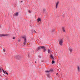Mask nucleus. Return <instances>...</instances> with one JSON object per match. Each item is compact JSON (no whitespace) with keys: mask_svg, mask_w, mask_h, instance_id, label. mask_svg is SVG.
<instances>
[{"mask_svg":"<svg viewBox=\"0 0 80 80\" xmlns=\"http://www.w3.org/2000/svg\"><path fill=\"white\" fill-rule=\"evenodd\" d=\"M22 38H23L24 39V42H23L24 45H25L26 44L27 41L26 39V37H22Z\"/></svg>","mask_w":80,"mask_h":80,"instance_id":"obj_1","label":"nucleus"},{"mask_svg":"<svg viewBox=\"0 0 80 80\" xmlns=\"http://www.w3.org/2000/svg\"><path fill=\"white\" fill-rule=\"evenodd\" d=\"M63 43V40H62V39H60L59 41V43L60 45L61 46L62 45Z\"/></svg>","mask_w":80,"mask_h":80,"instance_id":"obj_2","label":"nucleus"},{"mask_svg":"<svg viewBox=\"0 0 80 80\" xmlns=\"http://www.w3.org/2000/svg\"><path fill=\"white\" fill-rule=\"evenodd\" d=\"M53 70L51 69L49 71H45V72H46V73H48V72H53Z\"/></svg>","mask_w":80,"mask_h":80,"instance_id":"obj_3","label":"nucleus"},{"mask_svg":"<svg viewBox=\"0 0 80 80\" xmlns=\"http://www.w3.org/2000/svg\"><path fill=\"white\" fill-rule=\"evenodd\" d=\"M8 34H0V37H4V36H8Z\"/></svg>","mask_w":80,"mask_h":80,"instance_id":"obj_4","label":"nucleus"},{"mask_svg":"<svg viewBox=\"0 0 80 80\" xmlns=\"http://www.w3.org/2000/svg\"><path fill=\"white\" fill-rule=\"evenodd\" d=\"M59 3V2H58L56 3V8H58V5Z\"/></svg>","mask_w":80,"mask_h":80,"instance_id":"obj_5","label":"nucleus"},{"mask_svg":"<svg viewBox=\"0 0 80 80\" xmlns=\"http://www.w3.org/2000/svg\"><path fill=\"white\" fill-rule=\"evenodd\" d=\"M50 58L52 60H54V58L53 56V55H50Z\"/></svg>","mask_w":80,"mask_h":80,"instance_id":"obj_6","label":"nucleus"},{"mask_svg":"<svg viewBox=\"0 0 80 80\" xmlns=\"http://www.w3.org/2000/svg\"><path fill=\"white\" fill-rule=\"evenodd\" d=\"M77 69H78V72H80V67H79V66H78V68H77Z\"/></svg>","mask_w":80,"mask_h":80,"instance_id":"obj_7","label":"nucleus"},{"mask_svg":"<svg viewBox=\"0 0 80 80\" xmlns=\"http://www.w3.org/2000/svg\"><path fill=\"white\" fill-rule=\"evenodd\" d=\"M62 31L63 32H64L65 33V28H63V27H62Z\"/></svg>","mask_w":80,"mask_h":80,"instance_id":"obj_8","label":"nucleus"},{"mask_svg":"<svg viewBox=\"0 0 80 80\" xmlns=\"http://www.w3.org/2000/svg\"><path fill=\"white\" fill-rule=\"evenodd\" d=\"M28 57L29 58H32V56L30 54H28Z\"/></svg>","mask_w":80,"mask_h":80,"instance_id":"obj_9","label":"nucleus"},{"mask_svg":"<svg viewBox=\"0 0 80 80\" xmlns=\"http://www.w3.org/2000/svg\"><path fill=\"white\" fill-rule=\"evenodd\" d=\"M41 21V19L40 18H38V19H37V21L38 22H39V21Z\"/></svg>","mask_w":80,"mask_h":80,"instance_id":"obj_10","label":"nucleus"},{"mask_svg":"<svg viewBox=\"0 0 80 80\" xmlns=\"http://www.w3.org/2000/svg\"><path fill=\"white\" fill-rule=\"evenodd\" d=\"M40 48H41V49H44L45 48V47L44 46H41Z\"/></svg>","mask_w":80,"mask_h":80,"instance_id":"obj_11","label":"nucleus"},{"mask_svg":"<svg viewBox=\"0 0 80 80\" xmlns=\"http://www.w3.org/2000/svg\"><path fill=\"white\" fill-rule=\"evenodd\" d=\"M15 16H18V12H16L15 14Z\"/></svg>","mask_w":80,"mask_h":80,"instance_id":"obj_12","label":"nucleus"},{"mask_svg":"<svg viewBox=\"0 0 80 80\" xmlns=\"http://www.w3.org/2000/svg\"><path fill=\"white\" fill-rule=\"evenodd\" d=\"M70 51V52H72V48H70V49H69Z\"/></svg>","mask_w":80,"mask_h":80,"instance_id":"obj_13","label":"nucleus"},{"mask_svg":"<svg viewBox=\"0 0 80 80\" xmlns=\"http://www.w3.org/2000/svg\"><path fill=\"white\" fill-rule=\"evenodd\" d=\"M17 58L19 59L21 58V57L20 56H18L17 57Z\"/></svg>","mask_w":80,"mask_h":80,"instance_id":"obj_14","label":"nucleus"},{"mask_svg":"<svg viewBox=\"0 0 80 80\" xmlns=\"http://www.w3.org/2000/svg\"><path fill=\"white\" fill-rule=\"evenodd\" d=\"M43 12H45L46 11V9L45 8H43Z\"/></svg>","mask_w":80,"mask_h":80,"instance_id":"obj_15","label":"nucleus"},{"mask_svg":"<svg viewBox=\"0 0 80 80\" xmlns=\"http://www.w3.org/2000/svg\"><path fill=\"white\" fill-rule=\"evenodd\" d=\"M54 63H55V61H52V64Z\"/></svg>","mask_w":80,"mask_h":80,"instance_id":"obj_16","label":"nucleus"},{"mask_svg":"<svg viewBox=\"0 0 80 80\" xmlns=\"http://www.w3.org/2000/svg\"><path fill=\"white\" fill-rule=\"evenodd\" d=\"M50 50L49 49H48V53H50Z\"/></svg>","mask_w":80,"mask_h":80,"instance_id":"obj_17","label":"nucleus"},{"mask_svg":"<svg viewBox=\"0 0 80 80\" xmlns=\"http://www.w3.org/2000/svg\"><path fill=\"white\" fill-rule=\"evenodd\" d=\"M43 50H44V51H46V50L45 49V48H44L43 49Z\"/></svg>","mask_w":80,"mask_h":80,"instance_id":"obj_18","label":"nucleus"},{"mask_svg":"<svg viewBox=\"0 0 80 80\" xmlns=\"http://www.w3.org/2000/svg\"><path fill=\"white\" fill-rule=\"evenodd\" d=\"M2 70V71L3 72H4L5 74V71H4V70H3V69Z\"/></svg>","mask_w":80,"mask_h":80,"instance_id":"obj_19","label":"nucleus"},{"mask_svg":"<svg viewBox=\"0 0 80 80\" xmlns=\"http://www.w3.org/2000/svg\"><path fill=\"white\" fill-rule=\"evenodd\" d=\"M40 47H38V50H39V49H40Z\"/></svg>","mask_w":80,"mask_h":80,"instance_id":"obj_20","label":"nucleus"},{"mask_svg":"<svg viewBox=\"0 0 80 80\" xmlns=\"http://www.w3.org/2000/svg\"><path fill=\"white\" fill-rule=\"evenodd\" d=\"M21 41V40L20 39H19L18 40V42H20Z\"/></svg>","mask_w":80,"mask_h":80,"instance_id":"obj_21","label":"nucleus"},{"mask_svg":"<svg viewBox=\"0 0 80 80\" xmlns=\"http://www.w3.org/2000/svg\"><path fill=\"white\" fill-rule=\"evenodd\" d=\"M28 12L29 13H31V11L30 10H28Z\"/></svg>","mask_w":80,"mask_h":80,"instance_id":"obj_22","label":"nucleus"},{"mask_svg":"<svg viewBox=\"0 0 80 80\" xmlns=\"http://www.w3.org/2000/svg\"><path fill=\"white\" fill-rule=\"evenodd\" d=\"M5 72H6V74L7 75H8V73L6 71H5Z\"/></svg>","mask_w":80,"mask_h":80,"instance_id":"obj_23","label":"nucleus"},{"mask_svg":"<svg viewBox=\"0 0 80 80\" xmlns=\"http://www.w3.org/2000/svg\"><path fill=\"white\" fill-rule=\"evenodd\" d=\"M3 50L4 51V52H5V49H3Z\"/></svg>","mask_w":80,"mask_h":80,"instance_id":"obj_24","label":"nucleus"},{"mask_svg":"<svg viewBox=\"0 0 80 80\" xmlns=\"http://www.w3.org/2000/svg\"><path fill=\"white\" fill-rule=\"evenodd\" d=\"M52 31V32H54V29H53Z\"/></svg>","mask_w":80,"mask_h":80,"instance_id":"obj_25","label":"nucleus"},{"mask_svg":"<svg viewBox=\"0 0 80 80\" xmlns=\"http://www.w3.org/2000/svg\"><path fill=\"white\" fill-rule=\"evenodd\" d=\"M47 76H48V77H49V75H47Z\"/></svg>","mask_w":80,"mask_h":80,"instance_id":"obj_26","label":"nucleus"},{"mask_svg":"<svg viewBox=\"0 0 80 80\" xmlns=\"http://www.w3.org/2000/svg\"><path fill=\"white\" fill-rule=\"evenodd\" d=\"M15 38L14 37H13V39H14Z\"/></svg>","mask_w":80,"mask_h":80,"instance_id":"obj_27","label":"nucleus"},{"mask_svg":"<svg viewBox=\"0 0 80 80\" xmlns=\"http://www.w3.org/2000/svg\"><path fill=\"white\" fill-rule=\"evenodd\" d=\"M38 57L40 58V56H38Z\"/></svg>","mask_w":80,"mask_h":80,"instance_id":"obj_28","label":"nucleus"},{"mask_svg":"<svg viewBox=\"0 0 80 80\" xmlns=\"http://www.w3.org/2000/svg\"><path fill=\"white\" fill-rule=\"evenodd\" d=\"M34 32H35V33H36V32L35 31H34Z\"/></svg>","mask_w":80,"mask_h":80,"instance_id":"obj_29","label":"nucleus"},{"mask_svg":"<svg viewBox=\"0 0 80 80\" xmlns=\"http://www.w3.org/2000/svg\"><path fill=\"white\" fill-rule=\"evenodd\" d=\"M58 74V73H57L56 74V75H57Z\"/></svg>","mask_w":80,"mask_h":80,"instance_id":"obj_30","label":"nucleus"},{"mask_svg":"<svg viewBox=\"0 0 80 80\" xmlns=\"http://www.w3.org/2000/svg\"><path fill=\"white\" fill-rule=\"evenodd\" d=\"M35 63H36V61H35Z\"/></svg>","mask_w":80,"mask_h":80,"instance_id":"obj_31","label":"nucleus"},{"mask_svg":"<svg viewBox=\"0 0 80 80\" xmlns=\"http://www.w3.org/2000/svg\"><path fill=\"white\" fill-rule=\"evenodd\" d=\"M0 70L1 69V68H0Z\"/></svg>","mask_w":80,"mask_h":80,"instance_id":"obj_32","label":"nucleus"}]
</instances>
